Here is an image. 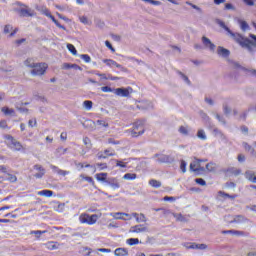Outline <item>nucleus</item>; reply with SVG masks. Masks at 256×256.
I'll return each mask as SVG.
<instances>
[{
	"instance_id": "f257e3e1",
	"label": "nucleus",
	"mask_w": 256,
	"mask_h": 256,
	"mask_svg": "<svg viewBox=\"0 0 256 256\" xmlns=\"http://www.w3.org/2000/svg\"><path fill=\"white\" fill-rule=\"evenodd\" d=\"M220 25L223 27V29H225V31H227V33L230 34L232 39H234V41H236V43H238L241 47H244L251 51V47H253V45H256V35L255 34H250V38L252 40H249L248 38L242 37L241 34H239V33L231 32L229 27L225 26V24L223 22L220 23Z\"/></svg>"
},
{
	"instance_id": "f03ea898",
	"label": "nucleus",
	"mask_w": 256,
	"mask_h": 256,
	"mask_svg": "<svg viewBox=\"0 0 256 256\" xmlns=\"http://www.w3.org/2000/svg\"><path fill=\"white\" fill-rule=\"evenodd\" d=\"M145 133V121L144 120H137L133 124V128L130 130L131 137H140Z\"/></svg>"
},
{
	"instance_id": "7ed1b4c3",
	"label": "nucleus",
	"mask_w": 256,
	"mask_h": 256,
	"mask_svg": "<svg viewBox=\"0 0 256 256\" xmlns=\"http://www.w3.org/2000/svg\"><path fill=\"white\" fill-rule=\"evenodd\" d=\"M36 9H37V11H39V13H41L42 15H45L46 17L51 19V21H53V23L59 29H63V31H65L67 29V28H65V26L61 25V23H59V21L57 19H55V16H53L51 14V11L47 8V6H40V7H37Z\"/></svg>"
},
{
	"instance_id": "20e7f679",
	"label": "nucleus",
	"mask_w": 256,
	"mask_h": 256,
	"mask_svg": "<svg viewBox=\"0 0 256 256\" xmlns=\"http://www.w3.org/2000/svg\"><path fill=\"white\" fill-rule=\"evenodd\" d=\"M98 220H99V215L97 214L89 215L87 213H82L79 216V222L82 225H95V223H97Z\"/></svg>"
},
{
	"instance_id": "39448f33",
	"label": "nucleus",
	"mask_w": 256,
	"mask_h": 256,
	"mask_svg": "<svg viewBox=\"0 0 256 256\" xmlns=\"http://www.w3.org/2000/svg\"><path fill=\"white\" fill-rule=\"evenodd\" d=\"M49 65L47 63H35L31 70V75L34 77H41L47 73Z\"/></svg>"
},
{
	"instance_id": "423d86ee",
	"label": "nucleus",
	"mask_w": 256,
	"mask_h": 256,
	"mask_svg": "<svg viewBox=\"0 0 256 256\" xmlns=\"http://www.w3.org/2000/svg\"><path fill=\"white\" fill-rule=\"evenodd\" d=\"M7 141L10 142V149L13 151H23V144L21 142L15 140V138L11 135L6 136Z\"/></svg>"
},
{
	"instance_id": "0eeeda50",
	"label": "nucleus",
	"mask_w": 256,
	"mask_h": 256,
	"mask_svg": "<svg viewBox=\"0 0 256 256\" xmlns=\"http://www.w3.org/2000/svg\"><path fill=\"white\" fill-rule=\"evenodd\" d=\"M131 93H133V88L131 87L114 89V94L117 97H130Z\"/></svg>"
},
{
	"instance_id": "6e6552de",
	"label": "nucleus",
	"mask_w": 256,
	"mask_h": 256,
	"mask_svg": "<svg viewBox=\"0 0 256 256\" xmlns=\"http://www.w3.org/2000/svg\"><path fill=\"white\" fill-rule=\"evenodd\" d=\"M202 160H195L190 164V171L194 173H201V171H205V168L201 166Z\"/></svg>"
},
{
	"instance_id": "1a4fd4ad",
	"label": "nucleus",
	"mask_w": 256,
	"mask_h": 256,
	"mask_svg": "<svg viewBox=\"0 0 256 256\" xmlns=\"http://www.w3.org/2000/svg\"><path fill=\"white\" fill-rule=\"evenodd\" d=\"M20 17H35V12L31 8H21L17 10Z\"/></svg>"
},
{
	"instance_id": "9d476101",
	"label": "nucleus",
	"mask_w": 256,
	"mask_h": 256,
	"mask_svg": "<svg viewBox=\"0 0 256 256\" xmlns=\"http://www.w3.org/2000/svg\"><path fill=\"white\" fill-rule=\"evenodd\" d=\"M34 169L38 171V173L34 174V177L36 179H43V177L45 176V168H43V166L39 164H36L34 165Z\"/></svg>"
},
{
	"instance_id": "9b49d317",
	"label": "nucleus",
	"mask_w": 256,
	"mask_h": 256,
	"mask_svg": "<svg viewBox=\"0 0 256 256\" xmlns=\"http://www.w3.org/2000/svg\"><path fill=\"white\" fill-rule=\"evenodd\" d=\"M202 43L206 49H209L210 51H215V44L211 42V40L205 36L202 37Z\"/></svg>"
},
{
	"instance_id": "f8f14e48",
	"label": "nucleus",
	"mask_w": 256,
	"mask_h": 256,
	"mask_svg": "<svg viewBox=\"0 0 256 256\" xmlns=\"http://www.w3.org/2000/svg\"><path fill=\"white\" fill-rule=\"evenodd\" d=\"M178 133H180V135H183L184 137H188V135L191 134V127H189L188 125H182L178 128Z\"/></svg>"
},
{
	"instance_id": "ddd939ff",
	"label": "nucleus",
	"mask_w": 256,
	"mask_h": 256,
	"mask_svg": "<svg viewBox=\"0 0 256 256\" xmlns=\"http://www.w3.org/2000/svg\"><path fill=\"white\" fill-rule=\"evenodd\" d=\"M103 63L108 67H116L117 69H123V66L113 59H104Z\"/></svg>"
},
{
	"instance_id": "4468645a",
	"label": "nucleus",
	"mask_w": 256,
	"mask_h": 256,
	"mask_svg": "<svg viewBox=\"0 0 256 256\" xmlns=\"http://www.w3.org/2000/svg\"><path fill=\"white\" fill-rule=\"evenodd\" d=\"M225 221H227V223H243V221H245V217L235 216L232 218L231 216H228L225 218Z\"/></svg>"
},
{
	"instance_id": "2eb2a0df",
	"label": "nucleus",
	"mask_w": 256,
	"mask_h": 256,
	"mask_svg": "<svg viewBox=\"0 0 256 256\" xmlns=\"http://www.w3.org/2000/svg\"><path fill=\"white\" fill-rule=\"evenodd\" d=\"M245 177L251 183H256V173L253 170H247L245 172Z\"/></svg>"
},
{
	"instance_id": "dca6fc26",
	"label": "nucleus",
	"mask_w": 256,
	"mask_h": 256,
	"mask_svg": "<svg viewBox=\"0 0 256 256\" xmlns=\"http://www.w3.org/2000/svg\"><path fill=\"white\" fill-rule=\"evenodd\" d=\"M147 231V227L143 225H135L130 228V233H144Z\"/></svg>"
},
{
	"instance_id": "f3484780",
	"label": "nucleus",
	"mask_w": 256,
	"mask_h": 256,
	"mask_svg": "<svg viewBox=\"0 0 256 256\" xmlns=\"http://www.w3.org/2000/svg\"><path fill=\"white\" fill-rule=\"evenodd\" d=\"M115 152H111L110 150H104V152L98 153V159H107V157H114Z\"/></svg>"
},
{
	"instance_id": "a211bd4d",
	"label": "nucleus",
	"mask_w": 256,
	"mask_h": 256,
	"mask_svg": "<svg viewBox=\"0 0 256 256\" xmlns=\"http://www.w3.org/2000/svg\"><path fill=\"white\" fill-rule=\"evenodd\" d=\"M110 215H114L115 219H125V217H129V213L125 212H111Z\"/></svg>"
},
{
	"instance_id": "6ab92c4d",
	"label": "nucleus",
	"mask_w": 256,
	"mask_h": 256,
	"mask_svg": "<svg viewBox=\"0 0 256 256\" xmlns=\"http://www.w3.org/2000/svg\"><path fill=\"white\" fill-rule=\"evenodd\" d=\"M114 255H116V256H127V255H129V252L125 248H117L114 251Z\"/></svg>"
},
{
	"instance_id": "aec40b11",
	"label": "nucleus",
	"mask_w": 256,
	"mask_h": 256,
	"mask_svg": "<svg viewBox=\"0 0 256 256\" xmlns=\"http://www.w3.org/2000/svg\"><path fill=\"white\" fill-rule=\"evenodd\" d=\"M217 53L220 57H229V50L219 46L217 49Z\"/></svg>"
},
{
	"instance_id": "412c9836",
	"label": "nucleus",
	"mask_w": 256,
	"mask_h": 256,
	"mask_svg": "<svg viewBox=\"0 0 256 256\" xmlns=\"http://www.w3.org/2000/svg\"><path fill=\"white\" fill-rule=\"evenodd\" d=\"M196 137L201 141H207V133L203 129H198Z\"/></svg>"
},
{
	"instance_id": "4be33fe9",
	"label": "nucleus",
	"mask_w": 256,
	"mask_h": 256,
	"mask_svg": "<svg viewBox=\"0 0 256 256\" xmlns=\"http://www.w3.org/2000/svg\"><path fill=\"white\" fill-rule=\"evenodd\" d=\"M47 233V230H32L30 231V235H35L36 239H41L42 235H45Z\"/></svg>"
},
{
	"instance_id": "5701e85b",
	"label": "nucleus",
	"mask_w": 256,
	"mask_h": 256,
	"mask_svg": "<svg viewBox=\"0 0 256 256\" xmlns=\"http://www.w3.org/2000/svg\"><path fill=\"white\" fill-rule=\"evenodd\" d=\"M95 179H97L98 181H101L102 183H105V181H107V173L105 172L97 173L95 175Z\"/></svg>"
},
{
	"instance_id": "b1692460",
	"label": "nucleus",
	"mask_w": 256,
	"mask_h": 256,
	"mask_svg": "<svg viewBox=\"0 0 256 256\" xmlns=\"http://www.w3.org/2000/svg\"><path fill=\"white\" fill-rule=\"evenodd\" d=\"M37 195H40L41 197H53V191L51 190H42L37 193Z\"/></svg>"
},
{
	"instance_id": "393cba45",
	"label": "nucleus",
	"mask_w": 256,
	"mask_h": 256,
	"mask_svg": "<svg viewBox=\"0 0 256 256\" xmlns=\"http://www.w3.org/2000/svg\"><path fill=\"white\" fill-rule=\"evenodd\" d=\"M132 215H134V217H136L137 223H145L146 218L143 214L132 213Z\"/></svg>"
},
{
	"instance_id": "a878e982",
	"label": "nucleus",
	"mask_w": 256,
	"mask_h": 256,
	"mask_svg": "<svg viewBox=\"0 0 256 256\" xmlns=\"http://www.w3.org/2000/svg\"><path fill=\"white\" fill-rule=\"evenodd\" d=\"M24 65L30 69H33V67H35V60H33V58H28L24 61Z\"/></svg>"
},
{
	"instance_id": "bb28decb",
	"label": "nucleus",
	"mask_w": 256,
	"mask_h": 256,
	"mask_svg": "<svg viewBox=\"0 0 256 256\" xmlns=\"http://www.w3.org/2000/svg\"><path fill=\"white\" fill-rule=\"evenodd\" d=\"M1 111L4 115H15V110L9 107H2Z\"/></svg>"
},
{
	"instance_id": "cd10ccee",
	"label": "nucleus",
	"mask_w": 256,
	"mask_h": 256,
	"mask_svg": "<svg viewBox=\"0 0 256 256\" xmlns=\"http://www.w3.org/2000/svg\"><path fill=\"white\" fill-rule=\"evenodd\" d=\"M149 185L151 187H154V189H159L161 187V182H159L155 179H151V180H149Z\"/></svg>"
},
{
	"instance_id": "c85d7f7f",
	"label": "nucleus",
	"mask_w": 256,
	"mask_h": 256,
	"mask_svg": "<svg viewBox=\"0 0 256 256\" xmlns=\"http://www.w3.org/2000/svg\"><path fill=\"white\" fill-rule=\"evenodd\" d=\"M123 179H126L127 181H133L134 179H137V174L126 173V174L123 176Z\"/></svg>"
},
{
	"instance_id": "c756f323",
	"label": "nucleus",
	"mask_w": 256,
	"mask_h": 256,
	"mask_svg": "<svg viewBox=\"0 0 256 256\" xmlns=\"http://www.w3.org/2000/svg\"><path fill=\"white\" fill-rule=\"evenodd\" d=\"M83 105L87 111H91V109H93V101L91 100H85Z\"/></svg>"
},
{
	"instance_id": "7c9ffc66",
	"label": "nucleus",
	"mask_w": 256,
	"mask_h": 256,
	"mask_svg": "<svg viewBox=\"0 0 256 256\" xmlns=\"http://www.w3.org/2000/svg\"><path fill=\"white\" fill-rule=\"evenodd\" d=\"M183 247H185V249H195L197 247V243L185 242L183 243Z\"/></svg>"
},
{
	"instance_id": "2f4dec72",
	"label": "nucleus",
	"mask_w": 256,
	"mask_h": 256,
	"mask_svg": "<svg viewBox=\"0 0 256 256\" xmlns=\"http://www.w3.org/2000/svg\"><path fill=\"white\" fill-rule=\"evenodd\" d=\"M239 25L242 31H247V29H249V24L243 20H239Z\"/></svg>"
},
{
	"instance_id": "473e14b6",
	"label": "nucleus",
	"mask_w": 256,
	"mask_h": 256,
	"mask_svg": "<svg viewBox=\"0 0 256 256\" xmlns=\"http://www.w3.org/2000/svg\"><path fill=\"white\" fill-rule=\"evenodd\" d=\"M206 169L209 172H213V171H215V169H217V166L215 165V163L210 162V163L206 164Z\"/></svg>"
},
{
	"instance_id": "72a5a7b5",
	"label": "nucleus",
	"mask_w": 256,
	"mask_h": 256,
	"mask_svg": "<svg viewBox=\"0 0 256 256\" xmlns=\"http://www.w3.org/2000/svg\"><path fill=\"white\" fill-rule=\"evenodd\" d=\"M110 187L113 189H119V187H121V184H119L117 179H112V181L110 182Z\"/></svg>"
},
{
	"instance_id": "f704fd0d",
	"label": "nucleus",
	"mask_w": 256,
	"mask_h": 256,
	"mask_svg": "<svg viewBox=\"0 0 256 256\" xmlns=\"http://www.w3.org/2000/svg\"><path fill=\"white\" fill-rule=\"evenodd\" d=\"M127 243H128L130 246L139 245V238H129V239L127 240Z\"/></svg>"
},
{
	"instance_id": "c9c22d12",
	"label": "nucleus",
	"mask_w": 256,
	"mask_h": 256,
	"mask_svg": "<svg viewBox=\"0 0 256 256\" xmlns=\"http://www.w3.org/2000/svg\"><path fill=\"white\" fill-rule=\"evenodd\" d=\"M67 49L72 53V55H77V49L73 44H67Z\"/></svg>"
},
{
	"instance_id": "e433bc0d",
	"label": "nucleus",
	"mask_w": 256,
	"mask_h": 256,
	"mask_svg": "<svg viewBox=\"0 0 256 256\" xmlns=\"http://www.w3.org/2000/svg\"><path fill=\"white\" fill-rule=\"evenodd\" d=\"M101 91L103 93H115V89L109 87V86H104V87H101Z\"/></svg>"
},
{
	"instance_id": "4c0bfd02",
	"label": "nucleus",
	"mask_w": 256,
	"mask_h": 256,
	"mask_svg": "<svg viewBox=\"0 0 256 256\" xmlns=\"http://www.w3.org/2000/svg\"><path fill=\"white\" fill-rule=\"evenodd\" d=\"M243 147L245 151H249L250 153H255V149H253V147H251V145H249L247 142L243 143Z\"/></svg>"
},
{
	"instance_id": "58836bf2",
	"label": "nucleus",
	"mask_w": 256,
	"mask_h": 256,
	"mask_svg": "<svg viewBox=\"0 0 256 256\" xmlns=\"http://www.w3.org/2000/svg\"><path fill=\"white\" fill-rule=\"evenodd\" d=\"M179 75L182 81H184V83H186L187 85H191V81L189 80V77L185 76V74L181 72H179Z\"/></svg>"
},
{
	"instance_id": "ea45409f",
	"label": "nucleus",
	"mask_w": 256,
	"mask_h": 256,
	"mask_svg": "<svg viewBox=\"0 0 256 256\" xmlns=\"http://www.w3.org/2000/svg\"><path fill=\"white\" fill-rule=\"evenodd\" d=\"M224 234L231 233V235H245V233L237 230L223 231Z\"/></svg>"
},
{
	"instance_id": "a19ab883",
	"label": "nucleus",
	"mask_w": 256,
	"mask_h": 256,
	"mask_svg": "<svg viewBox=\"0 0 256 256\" xmlns=\"http://www.w3.org/2000/svg\"><path fill=\"white\" fill-rule=\"evenodd\" d=\"M80 59H83V61H85V63H91V56H89V54L80 55Z\"/></svg>"
},
{
	"instance_id": "79ce46f5",
	"label": "nucleus",
	"mask_w": 256,
	"mask_h": 256,
	"mask_svg": "<svg viewBox=\"0 0 256 256\" xmlns=\"http://www.w3.org/2000/svg\"><path fill=\"white\" fill-rule=\"evenodd\" d=\"M180 169H181L182 173H187V162H185V160L181 161Z\"/></svg>"
},
{
	"instance_id": "37998d69",
	"label": "nucleus",
	"mask_w": 256,
	"mask_h": 256,
	"mask_svg": "<svg viewBox=\"0 0 256 256\" xmlns=\"http://www.w3.org/2000/svg\"><path fill=\"white\" fill-rule=\"evenodd\" d=\"M83 143H84V145H86V147H88V148H91L92 147V143H91V139L89 138V137H84L83 138Z\"/></svg>"
},
{
	"instance_id": "c03bdc74",
	"label": "nucleus",
	"mask_w": 256,
	"mask_h": 256,
	"mask_svg": "<svg viewBox=\"0 0 256 256\" xmlns=\"http://www.w3.org/2000/svg\"><path fill=\"white\" fill-rule=\"evenodd\" d=\"M75 67H77V64L64 63L62 69H75Z\"/></svg>"
},
{
	"instance_id": "a18cd8bd",
	"label": "nucleus",
	"mask_w": 256,
	"mask_h": 256,
	"mask_svg": "<svg viewBox=\"0 0 256 256\" xmlns=\"http://www.w3.org/2000/svg\"><path fill=\"white\" fill-rule=\"evenodd\" d=\"M11 31H13V26H11L10 24H7V25L4 26L5 35L11 33Z\"/></svg>"
},
{
	"instance_id": "49530a36",
	"label": "nucleus",
	"mask_w": 256,
	"mask_h": 256,
	"mask_svg": "<svg viewBox=\"0 0 256 256\" xmlns=\"http://www.w3.org/2000/svg\"><path fill=\"white\" fill-rule=\"evenodd\" d=\"M82 179H84V181H87L88 183H91L92 185L95 184V181L93 180V177H91V176H83Z\"/></svg>"
},
{
	"instance_id": "de8ad7c7",
	"label": "nucleus",
	"mask_w": 256,
	"mask_h": 256,
	"mask_svg": "<svg viewBox=\"0 0 256 256\" xmlns=\"http://www.w3.org/2000/svg\"><path fill=\"white\" fill-rule=\"evenodd\" d=\"M223 109L226 115H229V113H231V107L229 106V104H224Z\"/></svg>"
},
{
	"instance_id": "09e8293b",
	"label": "nucleus",
	"mask_w": 256,
	"mask_h": 256,
	"mask_svg": "<svg viewBox=\"0 0 256 256\" xmlns=\"http://www.w3.org/2000/svg\"><path fill=\"white\" fill-rule=\"evenodd\" d=\"M174 217L176 221H181V222L186 221L185 217L181 214H174Z\"/></svg>"
},
{
	"instance_id": "8fccbe9b",
	"label": "nucleus",
	"mask_w": 256,
	"mask_h": 256,
	"mask_svg": "<svg viewBox=\"0 0 256 256\" xmlns=\"http://www.w3.org/2000/svg\"><path fill=\"white\" fill-rule=\"evenodd\" d=\"M195 181L198 185H201L202 187H205V185H207V182H205L203 178H197Z\"/></svg>"
},
{
	"instance_id": "3c124183",
	"label": "nucleus",
	"mask_w": 256,
	"mask_h": 256,
	"mask_svg": "<svg viewBox=\"0 0 256 256\" xmlns=\"http://www.w3.org/2000/svg\"><path fill=\"white\" fill-rule=\"evenodd\" d=\"M79 19L80 23H83L84 25H89V19L86 16H82Z\"/></svg>"
},
{
	"instance_id": "603ef678",
	"label": "nucleus",
	"mask_w": 256,
	"mask_h": 256,
	"mask_svg": "<svg viewBox=\"0 0 256 256\" xmlns=\"http://www.w3.org/2000/svg\"><path fill=\"white\" fill-rule=\"evenodd\" d=\"M0 128L1 129H9V126L7 125V122L5 120L0 121Z\"/></svg>"
},
{
	"instance_id": "864d4df0",
	"label": "nucleus",
	"mask_w": 256,
	"mask_h": 256,
	"mask_svg": "<svg viewBox=\"0 0 256 256\" xmlns=\"http://www.w3.org/2000/svg\"><path fill=\"white\" fill-rule=\"evenodd\" d=\"M29 127H37V120L36 119H31L28 121Z\"/></svg>"
},
{
	"instance_id": "5fc2aeb1",
	"label": "nucleus",
	"mask_w": 256,
	"mask_h": 256,
	"mask_svg": "<svg viewBox=\"0 0 256 256\" xmlns=\"http://www.w3.org/2000/svg\"><path fill=\"white\" fill-rule=\"evenodd\" d=\"M116 166L121 167L122 169H125V167H127V163L118 160L116 163Z\"/></svg>"
},
{
	"instance_id": "6e6d98bb",
	"label": "nucleus",
	"mask_w": 256,
	"mask_h": 256,
	"mask_svg": "<svg viewBox=\"0 0 256 256\" xmlns=\"http://www.w3.org/2000/svg\"><path fill=\"white\" fill-rule=\"evenodd\" d=\"M105 45L106 47H108V49H110V51H112V53H115V48H113V45H111V42L106 40Z\"/></svg>"
},
{
	"instance_id": "4d7b16f0",
	"label": "nucleus",
	"mask_w": 256,
	"mask_h": 256,
	"mask_svg": "<svg viewBox=\"0 0 256 256\" xmlns=\"http://www.w3.org/2000/svg\"><path fill=\"white\" fill-rule=\"evenodd\" d=\"M97 125H100L101 127H109V124L104 120H97Z\"/></svg>"
},
{
	"instance_id": "13d9d810",
	"label": "nucleus",
	"mask_w": 256,
	"mask_h": 256,
	"mask_svg": "<svg viewBox=\"0 0 256 256\" xmlns=\"http://www.w3.org/2000/svg\"><path fill=\"white\" fill-rule=\"evenodd\" d=\"M195 249H200L201 251L207 249V245L206 244H196Z\"/></svg>"
},
{
	"instance_id": "bf43d9fd",
	"label": "nucleus",
	"mask_w": 256,
	"mask_h": 256,
	"mask_svg": "<svg viewBox=\"0 0 256 256\" xmlns=\"http://www.w3.org/2000/svg\"><path fill=\"white\" fill-rule=\"evenodd\" d=\"M119 141H116L115 139H113V138H109L108 139V144L109 145H119Z\"/></svg>"
},
{
	"instance_id": "052dcab7",
	"label": "nucleus",
	"mask_w": 256,
	"mask_h": 256,
	"mask_svg": "<svg viewBox=\"0 0 256 256\" xmlns=\"http://www.w3.org/2000/svg\"><path fill=\"white\" fill-rule=\"evenodd\" d=\"M246 5L253 7L255 5V0H243Z\"/></svg>"
},
{
	"instance_id": "680f3d73",
	"label": "nucleus",
	"mask_w": 256,
	"mask_h": 256,
	"mask_svg": "<svg viewBox=\"0 0 256 256\" xmlns=\"http://www.w3.org/2000/svg\"><path fill=\"white\" fill-rule=\"evenodd\" d=\"M47 246H48V249H52V250L57 249V246L53 242H48Z\"/></svg>"
},
{
	"instance_id": "e2e57ef3",
	"label": "nucleus",
	"mask_w": 256,
	"mask_h": 256,
	"mask_svg": "<svg viewBox=\"0 0 256 256\" xmlns=\"http://www.w3.org/2000/svg\"><path fill=\"white\" fill-rule=\"evenodd\" d=\"M223 197H230L229 194H225V192H218V199H221Z\"/></svg>"
},
{
	"instance_id": "0e129e2a",
	"label": "nucleus",
	"mask_w": 256,
	"mask_h": 256,
	"mask_svg": "<svg viewBox=\"0 0 256 256\" xmlns=\"http://www.w3.org/2000/svg\"><path fill=\"white\" fill-rule=\"evenodd\" d=\"M58 175H62L63 177H65V175H69V172L68 171H65V170H58Z\"/></svg>"
},
{
	"instance_id": "69168bd1",
	"label": "nucleus",
	"mask_w": 256,
	"mask_h": 256,
	"mask_svg": "<svg viewBox=\"0 0 256 256\" xmlns=\"http://www.w3.org/2000/svg\"><path fill=\"white\" fill-rule=\"evenodd\" d=\"M97 167H100L101 170L107 169V163H98Z\"/></svg>"
},
{
	"instance_id": "338daca9",
	"label": "nucleus",
	"mask_w": 256,
	"mask_h": 256,
	"mask_svg": "<svg viewBox=\"0 0 256 256\" xmlns=\"http://www.w3.org/2000/svg\"><path fill=\"white\" fill-rule=\"evenodd\" d=\"M238 161H239V163H244L245 162V156L243 154L238 155Z\"/></svg>"
},
{
	"instance_id": "774afa93",
	"label": "nucleus",
	"mask_w": 256,
	"mask_h": 256,
	"mask_svg": "<svg viewBox=\"0 0 256 256\" xmlns=\"http://www.w3.org/2000/svg\"><path fill=\"white\" fill-rule=\"evenodd\" d=\"M0 173H7V167L5 165L0 166Z\"/></svg>"
}]
</instances>
